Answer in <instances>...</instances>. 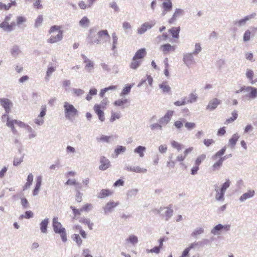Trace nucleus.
<instances>
[{"label":"nucleus","instance_id":"nucleus-1","mask_svg":"<svg viewBox=\"0 0 257 257\" xmlns=\"http://www.w3.org/2000/svg\"><path fill=\"white\" fill-rule=\"evenodd\" d=\"M0 103L2 106L4 108L6 113V114L2 115V120L3 122L7 120V125L11 128L13 133H17V131L14 126L15 124L17 125L20 127H26L28 126L24 122L20 120L10 119L8 114L10 113L11 111V107L13 105L11 100L8 98H0Z\"/></svg>","mask_w":257,"mask_h":257},{"label":"nucleus","instance_id":"nucleus-2","mask_svg":"<svg viewBox=\"0 0 257 257\" xmlns=\"http://www.w3.org/2000/svg\"><path fill=\"white\" fill-rule=\"evenodd\" d=\"M13 15L9 14L5 17L4 21L0 24V28L6 32H11L15 29L17 25L20 26L26 21L25 17L19 16L17 18L16 23L12 21Z\"/></svg>","mask_w":257,"mask_h":257},{"label":"nucleus","instance_id":"nucleus-3","mask_svg":"<svg viewBox=\"0 0 257 257\" xmlns=\"http://www.w3.org/2000/svg\"><path fill=\"white\" fill-rule=\"evenodd\" d=\"M49 43H54L60 41L63 36V31L62 27L59 26H53L49 30Z\"/></svg>","mask_w":257,"mask_h":257},{"label":"nucleus","instance_id":"nucleus-4","mask_svg":"<svg viewBox=\"0 0 257 257\" xmlns=\"http://www.w3.org/2000/svg\"><path fill=\"white\" fill-rule=\"evenodd\" d=\"M52 227L54 231L60 235L62 240L63 242H66L67 238L66 229L62 226L61 223L58 221V217H54L53 219Z\"/></svg>","mask_w":257,"mask_h":257},{"label":"nucleus","instance_id":"nucleus-5","mask_svg":"<svg viewBox=\"0 0 257 257\" xmlns=\"http://www.w3.org/2000/svg\"><path fill=\"white\" fill-rule=\"evenodd\" d=\"M64 113L65 117L69 119H72L78 114L77 110L68 102L64 103Z\"/></svg>","mask_w":257,"mask_h":257},{"label":"nucleus","instance_id":"nucleus-6","mask_svg":"<svg viewBox=\"0 0 257 257\" xmlns=\"http://www.w3.org/2000/svg\"><path fill=\"white\" fill-rule=\"evenodd\" d=\"M93 31V30L92 29H90L89 30V34L88 36V38L89 40V43L90 44H99L101 40L102 39L103 37H106L108 39L110 38L109 35L108 34L107 31L105 30H101L97 33L98 39L93 40L92 36V33Z\"/></svg>","mask_w":257,"mask_h":257},{"label":"nucleus","instance_id":"nucleus-7","mask_svg":"<svg viewBox=\"0 0 257 257\" xmlns=\"http://www.w3.org/2000/svg\"><path fill=\"white\" fill-rule=\"evenodd\" d=\"M160 49L162 52L163 54L166 55L175 52L176 46L171 45L169 43H166L161 45Z\"/></svg>","mask_w":257,"mask_h":257},{"label":"nucleus","instance_id":"nucleus-8","mask_svg":"<svg viewBox=\"0 0 257 257\" xmlns=\"http://www.w3.org/2000/svg\"><path fill=\"white\" fill-rule=\"evenodd\" d=\"M119 204V202L108 201L103 207V209L105 213L111 212L112 210Z\"/></svg>","mask_w":257,"mask_h":257},{"label":"nucleus","instance_id":"nucleus-9","mask_svg":"<svg viewBox=\"0 0 257 257\" xmlns=\"http://www.w3.org/2000/svg\"><path fill=\"white\" fill-rule=\"evenodd\" d=\"M184 62L188 67H192L195 64V60L192 53H187L183 56Z\"/></svg>","mask_w":257,"mask_h":257},{"label":"nucleus","instance_id":"nucleus-10","mask_svg":"<svg viewBox=\"0 0 257 257\" xmlns=\"http://www.w3.org/2000/svg\"><path fill=\"white\" fill-rule=\"evenodd\" d=\"M100 163L99 168L101 170H105L110 166V161L104 156L100 157Z\"/></svg>","mask_w":257,"mask_h":257},{"label":"nucleus","instance_id":"nucleus-11","mask_svg":"<svg viewBox=\"0 0 257 257\" xmlns=\"http://www.w3.org/2000/svg\"><path fill=\"white\" fill-rule=\"evenodd\" d=\"M101 109V105L98 104H95L93 107L94 111L98 115L99 119L101 121H104L105 120L104 113Z\"/></svg>","mask_w":257,"mask_h":257},{"label":"nucleus","instance_id":"nucleus-12","mask_svg":"<svg viewBox=\"0 0 257 257\" xmlns=\"http://www.w3.org/2000/svg\"><path fill=\"white\" fill-rule=\"evenodd\" d=\"M101 109V105L98 104H95L93 107L94 111L98 115L99 119L101 121H104L105 120L104 113Z\"/></svg>","mask_w":257,"mask_h":257},{"label":"nucleus","instance_id":"nucleus-13","mask_svg":"<svg viewBox=\"0 0 257 257\" xmlns=\"http://www.w3.org/2000/svg\"><path fill=\"white\" fill-rule=\"evenodd\" d=\"M147 55V51L145 48H141L139 49L133 56L136 59L143 62V60Z\"/></svg>","mask_w":257,"mask_h":257},{"label":"nucleus","instance_id":"nucleus-14","mask_svg":"<svg viewBox=\"0 0 257 257\" xmlns=\"http://www.w3.org/2000/svg\"><path fill=\"white\" fill-rule=\"evenodd\" d=\"M162 8L163 9L162 15L164 16L172 10V3L171 0H165L162 4Z\"/></svg>","mask_w":257,"mask_h":257},{"label":"nucleus","instance_id":"nucleus-15","mask_svg":"<svg viewBox=\"0 0 257 257\" xmlns=\"http://www.w3.org/2000/svg\"><path fill=\"white\" fill-rule=\"evenodd\" d=\"M220 103L221 101L219 99L214 98L209 102L206 108L210 110H213L215 109Z\"/></svg>","mask_w":257,"mask_h":257},{"label":"nucleus","instance_id":"nucleus-16","mask_svg":"<svg viewBox=\"0 0 257 257\" xmlns=\"http://www.w3.org/2000/svg\"><path fill=\"white\" fill-rule=\"evenodd\" d=\"M173 114V111L168 110L167 112V113L165 114V115L160 119V123L161 124L168 123L170 121Z\"/></svg>","mask_w":257,"mask_h":257},{"label":"nucleus","instance_id":"nucleus-17","mask_svg":"<svg viewBox=\"0 0 257 257\" xmlns=\"http://www.w3.org/2000/svg\"><path fill=\"white\" fill-rule=\"evenodd\" d=\"M154 25V23H145L143 24L141 27L138 30V32L140 34H142L145 33L148 29L151 28Z\"/></svg>","mask_w":257,"mask_h":257},{"label":"nucleus","instance_id":"nucleus-18","mask_svg":"<svg viewBox=\"0 0 257 257\" xmlns=\"http://www.w3.org/2000/svg\"><path fill=\"white\" fill-rule=\"evenodd\" d=\"M183 10H182V9H176L172 17L169 20V23L170 24L173 23L177 18L182 16L183 15Z\"/></svg>","mask_w":257,"mask_h":257},{"label":"nucleus","instance_id":"nucleus-19","mask_svg":"<svg viewBox=\"0 0 257 257\" xmlns=\"http://www.w3.org/2000/svg\"><path fill=\"white\" fill-rule=\"evenodd\" d=\"M180 27H172L169 30V33L172 35L173 38L178 39L179 38V33Z\"/></svg>","mask_w":257,"mask_h":257},{"label":"nucleus","instance_id":"nucleus-20","mask_svg":"<svg viewBox=\"0 0 257 257\" xmlns=\"http://www.w3.org/2000/svg\"><path fill=\"white\" fill-rule=\"evenodd\" d=\"M255 16V13H253V14H252L250 15H248V16H247L246 17H245L243 19H241L240 20H238V21H235L234 22V24L236 25H238V26H242L243 25H244L246 21H247L248 20L253 18V17H254Z\"/></svg>","mask_w":257,"mask_h":257},{"label":"nucleus","instance_id":"nucleus-21","mask_svg":"<svg viewBox=\"0 0 257 257\" xmlns=\"http://www.w3.org/2000/svg\"><path fill=\"white\" fill-rule=\"evenodd\" d=\"M246 91L249 92L247 95L249 98H254L257 97V89L251 86H247Z\"/></svg>","mask_w":257,"mask_h":257},{"label":"nucleus","instance_id":"nucleus-22","mask_svg":"<svg viewBox=\"0 0 257 257\" xmlns=\"http://www.w3.org/2000/svg\"><path fill=\"white\" fill-rule=\"evenodd\" d=\"M255 194L253 190H249L247 192L243 194L239 198L241 201H243L247 199L252 197Z\"/></svg>","mask_w":257,"mask_h":257},{"label":"nucleus","instance_id":"nucleus-23","mask_svg":"<svg viewBox=\"0 0 257 257\" xmlns=\"http://www.w3.org/2000/svg\"><path fill=\"white\" fill-rule=\"evenodd\" d=\"M46 112V107L45 106L44 108H42V110L40 112V115L38 116V118L35 119V123L40 125L43 122V117L45 115Z\"/></svg>","mask_w":257,"mask_h":257},{"label":"nucleus","instance_id":"nucleus-24","mask_svg":"<svg viewBox=\"0 0 257 257\" xmlns=\"http://www.w3.org/2000/svg\"><path fill=\"white\" fill-rule=\"evenodd\" d=\"M113 194V191L109 189H102L98 195L99 198H104Z\"/></svg>","mask_w":257,"mask_h":257},{"label":"nucleus","instance_id":"nucleus-25","mask_svg":"<svg viewBox=\"0 0 257 257\" xmlns=\"http://www.w3.org/2000/svg\"><path fill=\"white\" fill-rule=\"evenodd\" d=\"M142 63V62L140 60L133 57L132 61L130 64V67L132 69L136 70L141 66Z\"/></svg>","mask_w":257,"mask_h":257},{"label":"nucleus","instance_id":"nucleus-26","mask_svg":"<svg viewBox=\"0 0 257 257\" xmlns=\"http://www.w3.org/2000/svg\"><path fill=\"white\" fill-rule=\"evenodd\" d=\"M70 208L73 212V218L75 219H79V218H80L79 216L81 215V213L82 212L81 208L77 209L75 206H71Z\"/></svg>","mask_w":257,"mask_h":257},{"label":"nucleus","instance_id":"nucleus-27","mask_svg":"<svg viewBox=\"0 0 257 257\" xmlns=\"http://www.w3.org/2000/svg\"><path fill=\"white\" fill-rule=\"evenodd\" d=\"M16 5V3L15 1H11V3L8 4V5H6L2 2H0V11H8L11 8L12 6H15Z\"/></svg>","mask_w":257,"mask_h":257},{"label":"nucleus","instance_id":"nucleus-28","mask_svg":"<svg viewBox=\"0 0 257 257\" xmlns=\"http://www.w3.org/2000/svg\"><path fill=\"white\" fill-rule=\"evenodd\" d=\"M127 169L130 171L138 173H144L147 172L146 169L142 168L139 166L130 167V168H128Z\"/></svg>","mask_w":257,"mask_h":257},{"label":"nucleus","instance_id":"nucleus-29","mask_svg":"<svg viewBox=\"0 0 257 257\" xmlns=\"http://www.w3.org/2000/svg\"><path fill=\"white\" fill-rule=\"evenodd\" d=\"M159 87L164 93H169L171 91V88L167 81H164L161 84H160Z\"/></svg>","mask_w":257,"mask_h":257},{"label":"nucleus","instance_id":"nucleus-30","mask_svg":"<svg viewBox=\"0 0 257 257\" xmlns=\"http://www.w3.org/2000/svg\"><path fill=\"white\" fill-rule=\"evenodd\" d=\"M224 157H222L220 158V159L218 161L215 162L212 167V171H215L216 170H218L222 166L223 162L224 161Z\"/></svg>","mask_w":257,"mask_h":257},{"label":"nucleus","instance_id":"nucleus-31","mask_svg":"<svg viewBox=\"0 0 257 257\" xmlns=\"http://www.w3.org/2000/svg\"><path fill=\"white\" fill-rule=\"evenodd\" d=\"M33 181V175L32 173H30L27 179V182L25 183L24 186H23V190H26L29 188L30 186L32 185V182Z\"/></svg>","mask_w":257,"mask_h":257},{"label":"nucleus","instance_id":"nucleus-32","mask_svg":"<svg viewBox=\"0 0 257 257\" xmlns=\"http://www.w3.org/2000/svg\"><path fill=\"white\" fill-rule=\"evenodd\" d=\"M79 222L81 223H84L85 224H87L88 226V227L90 230L92 229V226L93 225V223L91 222L89 219L86 218H80L79 219Z\"/></svg>","mask_w":257,"mask_h":257},{"label":"nucleus","instance_id":"nucleus-33","mask_svg":"<svg viewBox=\"0 0 257 257\" xmlns=\"http://www.w3.org/2000/svg\"><path fill=\"white\" fill-rule=\"evenodd\" d=\"M41 182H42V178L41 177H38L36 180V184L35 186V188L33 191V195H36L38 193L39 190L40 188V186L41 185Z\"/></svg>","mask_w":257,"mask_h":257},{"label":"nucleus","instance_id":"nucleus-34","mask_svg":"<svg viewBox=\"0 0 257 257\" xmlns=\"http://www.w3.org/2000/svg\"><path fill=\"white\" fill-rule=\"evenodd\" d=\"M172 205H170V207L166 208L167 210L165 211V214H162L161 216L163 217H165L166 220H168L169 218L173 215V210L172 209Z\"/></svg>","mask_w":257,"mask_h":257},{"label":"nucleus","instance_id":"nucleus-35","mask_svg":"<svg viewBox=\"0 0 257 257\" xmlns=\"http://www.w3.org/2000/svg\"><path fill=\"white\" fill-rule=\"evenodd\" d=\"M239 138V136L237 134H234L229 140V144L232 147H234Z\"/></svg>","mask_w":257,"mask_h":257},{"label":"nucleus","instance_id":"nucleus-36","mask_svg":"<svg viewBox=\"0 0 257 257\" xmlns=\"http://www.w3.org/2000/svg\"><path fill=\"white\" fill-rule=\"evenodd\" d=\"M206 156L205 154H201L198 156L195 160L194 164L199 167L202 162L206 159Z\"/></svg>","mask_w":257,"mask_h":257},{"label":"nucleus","instance_id":"nucleus-37","mask_svg":"<svg viewBox=\"0 0 257 257\" xmlns=\"http://www.w3.org/2000/svg\"><path fill=\"white\" fill-rule=\"evenodd\" d=\"M145 151L146 148L145 147L140 146L135 149L134 152L135 153L138 154L140 157H143L144 156V152Z\"/></svg>","mask_w":257,"mask_h":257},{"label":"nucleus","instance_id":"nucleus-38","mask_svg":"<svg viewBox=\"0 0 257 257\" xmlns=\"http://www.w3.org/2000/svg\"><path fill=\"white\" fill-rule=\"evenodd\" d=\"M171 145L174 149H176L178 151L181 150L183 147L182 144L175 141H172Z\"/></svg>","mask_w":257,"mask_h":257},{"label":"nucleus","instance_id":"nucleus-39","mask_svg":"<svg viewBox=\"0 0 257 257\" xmlns=\"http://www.w3.org/2000/svg\"><path fill=\"white\" fill-rule=\"evenodd\" d=\"M231 114H232V117H231L229 118H227L224 122L225 124H229V123L234 121L237 118L238 114H237V112L236 110L233 111L232 112Z\"/></svg>","mask_w":257,"mask_h":257},{"label":"nucleus","instance_id":"nucleus-40","mask_svg":"<svg viewBox=\"0 0 257 257\" xmlns=\"http://www.w3.org/2000/svg\"><path fill=\"white\" fill-rule=\"evenodd\" d=\"M48 224V219H44L41 222V223H40V229L42 232H46Z\"/></svg>","mask_w":257,"mask_h":257},{"label":"nucleus","instance_id":"nucleus-41","mask_svg":"<svg viewBox=\"0 0 257 257\" xmlns=\"http://www.w3.org/2000/svg\"><path fill=\"white\" fill-rule=\"evenodd\" d=\"M97 90L96 88H91L86 97L87 100L89 101L92 98V96L96 95Z\"/></svg>","mask_w":257,"mask_h":257},{"label":"nucleus","instance_id":"nucleus-42","mask_svg":"<svg viewBox=\"0 0 257 257\" xmlns=\"http://www.w3.org/2000/svg\"><path fill=\"white\" fill-rule=\"evenodd\" d=\"M33 215H34V214L33 213L32 211L29 210V211H27L24 214H22L21 215L19 218L20 219H23V218H26V219H29L30 218H32L33 217Z\"/></svg>","mask_w":257,"mask_h":257},{"label":"nucleus","instance_id":"nucleus-43","mask_svg":"<svg viewBox=\"0 0 257 257\" xmlns=\"http://www.w3.org/2000/svg\"><path fill=\"white\" fill-rule=\"evenodd\" d=\"M84 59V62L86 64V67L88 68H92L93 67V62L89 60L85 56L82 55Z\"/></svg>","mask_w":257,"mask_h":257},{"label":"nucleus","instance_id":"nucleus-44","mask_svg":"<svg viewBox=\"0 0 257 257\" xmlns=\"http://www.w3.org/2000/svg\"><path fill=\"white\" fill-rule=\"evenodd\" d=\"M89 24V20L86 17H83L79 21V25L82 27H87Z\"/></svg>","mask_w":257,"mask_h":257},{"label":"nucleus","instance_id":"nucleus-45","mask_svg":"<svg viewBox=\"0 0 257 257\" xmlns=\"http://www.w3.org/2000/svg\"><path fill=\"white\" fill-rule=\"evenodd\" d=\"M132 87V85L130 84L125 86V87L123 88L120 93V96H124L130 92Z\"/></svg>","mask_w":257,"mask_h":257},{"label":"nucleus","instance_id":"nucleus-46","mask_svg":"<svg viewBox=\"0 0 257 257\" xmlns=\"http://www.w3.org/2000/svg\"><path fill=\"white\" fill-rule=\"evenodd\" d=\"M110 138V136L102 135L100 136L99 138H97V141L100 142L108 143L109 142Z\"/></svg>","mask_w":257,"mask_h":257},{"label":"nucleus","instance_id":"nucleus-47","mask_svg":"<svg viewBox=\"0 0 257 257\" xmlns=\"http://www.w3.org/2000/svg\"><path fill=\"white\" fill-rule=\"evenodd\" d=\"M120 117V115L119 113H116L112 111L111 112V116L109 119V121L110 122H113L114 120H115L116 119H119Z\"/></svg>","mask_w":257,"mask_h":257},{"label":"nucleus","instance_id":"nucleus-48","mask_svg":"<svg viewBox=\"0 0 257 257\" xmlns=\"http://www.w3.org/2000/svg\"><path fill=\"white\" fill-rule=\"evenodd\" d=\"M176 161L172 160V156L170 157L169 160L167 162L166 166L171 169L174 168L175 166Z\"/></svg>","mask_w":257,"mask_h":257},{"label":"nucleus","instance_id":"nucleus-49","mask_svg":"<svg viewBox=\"0 0 257 257\" xmlns=\"http://www.w3.org/2000/svg\"><path fill=\"white\" fill-rule=\"evenodd\" d=\"M73 239L76 243L77 244L78 246L81 245L82 243V240L79 236V234H74L73 236Z\"/></svg>","mask_w":257,"mask_h":257},{"label":"nucleus","instance_id":"nucleus-50","mask_svg":"<svg viewBox=\"0 0 257 257\" xmlns=\"http://www.w3.org/2000/svg\"><path fill=\"white\" fill-rule=\"evenodd\" d=\"M216 191L217 192V193H216V196H215L216 199L217 200H223L224 194L225 192H223L222 190H221V189H220V190L219 191H218L216 189Z\"/></svg>","mask_w":257,"mask_h":257},{"label":"nucleus","instance_id":"nucleus-51","mask_svg":"<svg viewBox=\"0 0 257 257\" xmlns=\"http://www.w3.org/2000/svg\"><path fill=\"white\" fill-rule=\"evenodd\" d=\"M128 102L127 99H118L114 102V104L116 106H122Z\"/></svg>","mask_w":257,"mask_h":257},{"label":"nucleus","instance_id":"nucleus-52","mask_svg":"<svg viewBox=\"0 0 257 257\" xmlns=\"http://www.w3.org/2000/svg\"><path fill=\"white\" fill-rule=\"evenodd\" d=\"M81 208L82 211L88 212L92 208V205L90 203H86L84 204Z\"/></svg>","mask_w":257,"mask_h":257},{"label":"nucleus","instance_id":"nucleus-53","mask_svg":"<svg viewBox=\"0 0 257 257\" xmlns=\"http://www.w3.org/2000/svg\"><path fill=\"white\" fill-rule=\"evenodd\" d=\"M186 158L184 154H180L177 156L175 161L179 162L180 165H183V163Z\"/></svg>","mask_w":257,"mask_h":257},{"label":"nucleus","instance_id":"nucleus-54","mask_svg":"<svg viewBox=\"0 0 257 257\" xmlns=\"http://www.w3.org/2000/svg\"><path fill=\"white\" fill-rule=\"evenodd\" d=\"M168 38V35L167 33H164L162 36H158L157 38V43H160L162 42V40L166 41Z\"/></svg>","mask_w":257,"mask_h":257},{"label":"nucleus","instance_id":"nucleus-55","mask_svg":"<svg viewBox=\"0 0 257 257\" xmlns=\"http://www.w3.org/2000/svg\"><path fill=\"white\" fill-rule=\"evenodd\" d=\"M112 40H113V46L112 49H114L116 48V46L117 44L118 38L115 33H113L112 34Z\"/></svg>","mask_w":257,"mask_h":257},{"label":"nucleus","instance_id":"nucleus-56","mask_svg":"<svg viewBox=\"0 0 257 257\" xmlns=\"http://www.w3.org/2000/svg\"><path fill=\"white\" fill-rule=\"evenodd\" d=\"M230 184V182L229 181V179H226V181L222 185L221 190H222L223 192H225L227 188H228Z\"/></svg>","mask_w":257,"mask_h":257},{"label":"nucleus","instance_id":"nucleus-57","mask_svg":"<svg viewBox=\"0 0 257 257\" xmlns=\"http://www.w3.org/2000/svg\"><path fill=\"white\" fill-rule=\"evenodd\" d=\"M187 103L186 98H184L182 99L181 100L176 101L174 102V104L176 106H181V105H184Z\"/></svg>","mask_w":257,"mask_h":257},{"label":"nucleus","instance_id":"nucleus-58","mask_svg":"<svg viewBox=\"0 0 257 257\" xmlns=\"http://www.w3.org/2000/svg\"><path fill=\"white\" fill-rule=\"evenodd\" d=\"M214 142H215V141L212 139H204L203 141L204 144L205 145V146H206L207 147H209L211 145L213 144L214 143Z\"/></svg>","mask_w":257,"mask_h":257},{"label":"nucleus","instance_id":"nucleus-59","mask_svg":"<svg viewBox=\"0 0 257 257\" xmlns=\"http://www.w3.org/2000/svg\"><path fill=\"white\" fill-rule=\"evenodd\" d=\"M223 229V225L221 224H218L216 225L212 230V233L214 234H217V231Z\"/></svg>","mask_w":257,"mask_h":257},{"label":"nucleus","instance_id":"nucleus-60","mask_svg":"<svg viewBox=\"0 0 257 257\" xmlns=\"http://www.w3.org/2000/svg\"><path fill=\"white\" fill-rule=\"evenodd\" d=\"M194 246L193 244H191L188 247L186 248L183 252L182 257H186L188 255L190 249Z\"/></svg>","mask_w":257,"mask_h":257},{"label":"nucleus","instance_id":"nucleus-61","mask_svg":"<svg viewBox=\"0 0 257 257\" xmlns=\"http://www.w3.org/2000/svg\"><path fill=\"white\" fill-rule=\"evenodd\" d=\"M73 93L77 96H80L82 95L84 91L81 89H74L73 90Z\"/></svg>","mask_w":257,"mask_h":257},{"label":"nucleus","instance_id":"nucleus-62","mask_svg":"<svg viewBox=\"0 0 257 257\" xmlns=\"http://www.w3.org/2000/svg\"><path fill=\"white\" fill-rule=\"evenodd\" d=\"M127 240L133 244L137 243L138 241V237L134 235H131L127 239Z\"/></svg>","mask_w":257,"mask_h":257},{"label":"nucleus","instance_id":"nucleus-63","mask_svg":"<svg viewBox=\"0 0 257 257\" xmlns=\"http://www.w3.org/2000/svg\"><path fill=\"white\" fill-rule=\"evenodd\" d=\"M20 52V50L18 46H14L11 50V53L14 56L18 55Z\"/></svg>","mask_w":257,"mask_h":257},{"label":"nucleus","instance_id":"nucleus-64","mask_svg":"<svg viewBox=\"0 0 257 257\" xmlns=\"http://www.w3.org/2000/svg\"><path fill=\"white\" fill-rule=\"evenodd\" d=\"M203 232V229L202 228H198L195 230L192 233V236H196Z\"/></svg>","mask_w":257,"mask_h":257}]
</instances>
